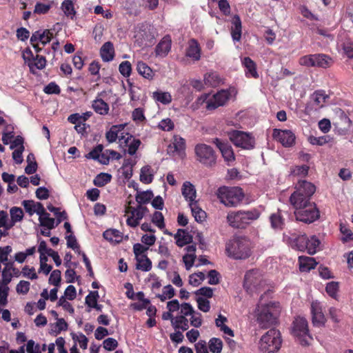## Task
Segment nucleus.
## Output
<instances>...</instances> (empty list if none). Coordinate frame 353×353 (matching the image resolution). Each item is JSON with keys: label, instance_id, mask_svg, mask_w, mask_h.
I'll list each match as a JSON object with an SVG mask.
<instances>
[{"label": "nucleus", "instance_id": "1", "mask_svg": "<svg viewBox=\"0 0 353 353\" xmlns=\"http://www.w3.org/2000/svg\"><path fill=\"white\" fill-rule=\"evenodd\" d=\"M252 243L245 236H234L225 245V252L229 257L234 259H246L252 253Z\"/></svg>", "mask_w": 353, "mask_h": 353}, {"label": "nucleus", "instance_id": "27", "mask_svg": "<svg viewBox=\"0 0 353 353\" xmlns=\"http://www.w3.org/2000/svg\"><path fill=\"white\" fill-rule=\"evenodd\" d=\"M242 63L245 68V72L246 77L255 79L258 78L259 74L256 71V65L253 60L247 57L243 59Z\"/></svg>", "mask_w": 353, "mask_h": 353}, {"label": "nucleus", "instance_id": "28", "mask_svg": "<svg viewBox=\"0 0 353 353\" xmlns=\"http://www.w3.org/2000/svg\"><path fill=\"white\" fill-rule=\"evenodd\" d=\"M28 53L31 56L32 61H34V63H28L30 70L33 74L34 73V68H36L38 70H42L46 67L47 61L45 57L38 54L36 55V57H34L30 50H28Z\"/></svg>", "mask_w": 353, "mask_h": 353}, {"label": "nucleus", "instance_id": "5", "mask_svg": "<svg viewBox=\"0 0 353 353\" xmlns=\"http://www.w3.org/2000/svg\"><path fill=\"white\" fill-rule=\"evenodd\" d=\"M220 201L228 207L239 205L244 198V192L239 187H220L217 190Z\"/></svg>", "mask_w": 353, "mask_h": 353}, {"label": "nucleus", "instance_id": "63", "mask_svg": "<svg viewBox=\"0 0 353 353\" xmlns=\"http://www.w3.org/2000/svg\"><path fill=\"white\" fill-rule=\"evenodd\" d=\"M308 141L312 145H323L330 141V137L328 136H322L319 137L310 136L308 138Z\"/></svg>", "mask_w": 353, "mask_h": 353}, {"label": "nucleus", "instance_id": "21", "mask_svg": "<svg viewBox=\"0 0 353 353\" xmlns=\"http://www.w3.org/2000/svg\"><path fill=\"white\" fill-rule=\"evenodd\" d=\"M317 265L314 258L300 256H299V266L301 272H309L312 269H314Z\"/></svg>", "mask_w": 353, "mask_h": 353}, {"label": "nucleus", "instance_id": "3", "mask_svg": "<svg viewBox=\"0 0 353 353\" xmlns=\"http://www.w3.org/2000/svg\"><path fill=\"white\" fill-rule=\"evenodd\" d=\"M259 212L256 209L244 211L239 210L228 214L227 221L229 225L238 229L245 228L252 221L259 219Z\"/></svg>", "mask_w": 353, "mask_h": 353}, {"label": "nucleus", "instance_id": "46", "mask_svg": "<svg viewBox=\"0 0 353 353\" xmlns=\"http://www.w3.org/2000/svg\"><path fill=\"white\" fill-rule=\"evenodd\" d=\"M287 130H281L279 129H274L272 137L273 139L281 143L283 146L287 147V140L286 139Z\"/></svg>", "mask_w": 353, "mask_h": 353}, {"label": "nucleus", "instance_id": "55", "mask_svg": "<svg viewBox=\"0 0 353 353\" xmlns=\"http://www.w3.org/2000/svg\"><path fill=\"white\" fill-rule=\"evenodd\" d=\"M119 72L125 77H129L132 73V65L128 61H122L119 66Z\"/></svg>", "mask_w": 353, "mask_h": 353}, {"label": "nucleus", "instance_id": "56", "mask_svg": "<svg viewBox=\"0 0 353 353\" xmlns=\"http://www.w3.org/2000/svg\"><path fill=\"white\" fill-rule=\"evenodd\" d=\"M196 301L197 302L198 308L203 312H208L210 310V301L205 298L201 296L196 297Z\"/></svg>", "mask_w": 353, "mask_h": 353}, {"label": "nucleus", "instance_id": "14", "mask_svg": "<svg viewBox=\"0 0 353 353\" xmlns=\"http://www.w3.org/2000/svg\"><path fill=\"white\" fill-rule=\"evenodd\" d=\"M213 143L219 149L224 161L228 165L235 161V155L232 146L228 143L223 142L219 139H214Z\"/></svg>", "mask_w": 353, "mask_h": 353}, {"label": "nucleus", "instance_id": "19", "mask_svg": "<svg viewBox=\"0 0 353 353\" xmlns=\"http://www.w3.org/2000/svg\"><path fill=\"white\" fill-rule=\"evenodd\" d=\"M314 67L327 69L332 67L334 63V59L330 56L318 53L314 54Z\"/></svg>", "mask_w": 353, "mask_h": 353}, {"label": "nucleus", "instance_id": "49", "mask_svg": "<svg viewBox=\"0 0 353 353\" xmlns=\"http://www.w3.org/2000/svg\"><path fill=\"white\" fill-rule=\"evenodd\" d=\"M325 291L332 298L336 299L339 291V283L335 281L329 282L325 288Z\"/></svg>", "mask_w": 353, "mask_h": 353}, {"label": "nucleus", "instance_id": "22", "mask_svg": "<svg viewBox=\"0 0 353 353\" xmlns=\"http://www.w3.org/2000/svg\"><path fill=\"white\" fill-rule=\"evenodd\" d=\"M126 125V123L112 125L110 129L105 132V139L108 143L115 142L119 137V134L124 130Z\"/></svg>", "mask_w": 353, "mask_h": 353}, {"label": "nucleus", "instance_id": "6", "mask_svg": "<svg viewBox=\"0 0 353 353\" xmlns=\"http://www.w3.org/2000/svg\"><path fill=\"white\" fill-rule=\"evenodd\" d=\"M281 333L278 330L270 329L263 334L259 341L261 353H276L281 346Z\"/></svg>", "mask_w": 353, "mask_h": 353}, {"label": "nucleus", "instance_id": "45", "mask_svg": "<svg viewBox=\"0 0 353 353\" xmlns=\"http://www.w3.org/2000/svg\"><path fill=\"white\" fill-rule=\"evenodd\" d=\"M111 179V174L108 173H100L95 177L94 184L97 187H103L110 182Z\"/></svg>", "mask_w": 353, "mask_h": 353}, {"label": "nucleus", "instance_id": "51", "mask_svg": "<svg viewBox=\"0 0 353 353\" xmlns=\"http://www.w3.org/2000/svg\"><path fill=\"white\" fill-rule=\"evenodd\" d=\"M205 279V274L202 272L192 274L189 277V283L194 286H199Z\"/></svg>", "mask_w": 353, "mask_h": 353}, {"label": "nucleus", "instance_id": "25", "mask_svg": "<svg viewBox=\"0 0 353 353\" xmlns=\"http://www.w3.org/2000/svg\"><path fill=\"white\" fill-rule=\"evenodd\" d=\"M310 198L311 197L304 196L303 195L298 193H292L290 198V201L294 209H296L309 204H312L313 203L310 201Z\"/></svg>", "mask_w": 353, "mask_h": 353}, {"label": "nucleus", "instance_id": "13", "mask_svg": "<svg viewBox=\"0 0 353 353\" xmlns=\"http://www.w3.org/2000/svg\"><path fill=\"white\" fill-rule=\"evenodd\" d=\"M307 79L303 76L295 77L293 82L290 84V90L293 91V97L297 101L305 95V85Z\"/></svg>", "mask_w": 353, "mask_h": 353}, {"label": "nucleus", "instance_id": "50", "mask_svg": "<svg viewBox=\"0 0 353 353\" xmlns=\"http://www.w3.org/2000/svg\"><path fill=\"white\" fill-rule=\"evenodd\" d=\"M41 225L46 227L48 230H52L57 227L55 224V219L50 217V214L48 213L41 219H39Z\"/></svg>", "mask_w": 353, "mask_h": 353}, {"label": "nucleus", "instance_id": "12", "mask_svg": "<svg viewBox=\"0 0 353 353\" xmlns=\"http://www.w3.org/2000/svg\"><path fill=\"white\" fill-rule=\"evenodd\" d=\"M333 124L339 134L343 135L350 129L352 121L343 111L339 110L336 112Z\"/></svg>", "mask_w": 353, "mask_h": 353}, {"label": "nucleus", "instance_id": "11", "mask_svg": "<svg viewBox=\"0 0 353 353\" xmlns=\"http://www.w3.org/2000/svg\"><path fill=\"white\" fill-rule=\"evenodd\" d=\"M230 93L228 90H221L214 94L211 99L207 101L206 109L213 110L220 106L224 105L229 100Z\"/></svg>", "mask_w": 353, "mask_h": 353}, {"label": "nucleus", "instance_id": "32", "mask_svg": "<svg viewBox=\"0 0 353 353\" xmlns=\"http://www.w3.org/2000/svg\"><path fill=\"white\" fill-rule=\"evenodd\" d=\"M172 327L175 330L184 332L189 328V321L184 315H179L172 319Z\"/></svg>", "mask_w": 353, "mask_h": 353}, {"label": "nucleus", "instance_id": "54", "mask_svg": "<svg viewBox=\"0 0 353 353\" xmlns=\"http://www.w3.org/2000/svg\"><path fill=\"white\" fill-rule=\"evenodd\" d=\"M99 298V294L98 291H91L85 297V304L89 307H92L93 306L97 305Z\"/></svg>", "mask_w": 353, "mask_h": 353}, {"label": "nucleus", "instance_id": "8", "mask_svg": "<svg viewBox=\"0 0 353 353\" xmlns=\"http://www.w3.org/2000/svg\"><path fill=\"white\" fill-rule=\"evenodd\" d=\"M265 285V281L259 270H251L245 274L243 287L249 294L261 292Z\"/></svg>", "mask_w": 353, "mask_h": 353}, {"label": "nucleus", "instance_id": "62", "mask_svg": "<svg viewBox=\"0 0 353 353\" xmlns=\"http://www.w3.org/2000/svg\"><path fill=\"white\" fill-rule=\"evenodd\" d=\"M51 8L50 4H45L37 2L34 6V13L37 14H45L48 13Z\"/></svg>", "mask_w": 353, "mask_h": 353}, {"label": "nucleus", "instance_id": "58", "mask_svg": "<svg viewBox=\"0 0 353 353\" xmlns=\"http://www.w3.org/2000/svg\"><path fill=\"white\" fill-rule=\"evenodd\" d=\"M148 250V247H145L141 243H135L133 245V252L135 255V259H138L142 256H146L145 254Z\"/></svg>", "mask_w": 353, "mask_h": 353}, {"label": "nucleus", "instance_id": "44", "mask_svg": "<svg viewBox=\"0 0 353 353\" xmlns=\"http://www.w3.org/2000/svg\"><path fill=\"white\" fill-rule=\"evenodd\" d=\"M312 98L314 105L318 108H321L323 106V103L325 102L327 95H326L323 91L319 90L314 92Z\"/></svg>", "mask_w": 353, "mask_h": 353}, {"label": "nucleus", "instance_id": "30", "mask_svg": "<svg viewBox=\"0 0 353 353\" xmlns=\"http://www.w3.org/2000/svg\"><path fill=\"white\" fill-rule=\"evenodd\" d=\"M92 108L94 112L100 115H106L109 112V105L102 99L97 98L92 103Z\"/></svg>", "mask_w": 353, "mask_h": 353}, {"label": "nucleus", "instance_id": "64", "mask_svg": "<svg viewBox=\"0 0 353 353\" xmlns=\"http://www.w3.org/2000/svg\"><path fill=\"white\" fill-rule=\"evenodd\" d=\"M43 91L48 94H59L61 92V89L55 82H50L45 86Z\"/></svg>", "mask_w": 353, "mask_h": 353}, {"label": "nucleus", "instance_id": "52", "mask_svg": "<svg viewBox=\"0 0 353 353\" xmlns=\"http://www.w3.org/2000/svg\"><path fill=\"white\" fill-rule=\"evenodd\" d=\"M152 222L159 229L165 228L164 216L161 212L155 211L152 217Z\"/></svg>", "mask_w": 353, "mask_h": 353}, {"label": "nucleus", "instance_id": "9", "mask_svg": "<svg viewBox=\"0 0 353 353\" xmlns=\"http://www.w3.org/2000/svg\"><path fill=\"white\" fill-rule=\"evenodd\" d=\"M231 142L244 150H252L255 146V139L251 133L233 130L228 132Z\"/></svg>", "mask_w": 353, "mask_h": 353}, {"label": "nucleus", "instance_id": "34", "mask_svg": "<svg viewBox=\"0 0 353 353\" xmlns=\"http://www.w3.org/2000/svg\"><path fill=\"white\" fill-rule=\"evenodd\" d=\"M320 240L314 235L307 238L306 251L309 254H314L319 250Z\"/></svg>", "mask_w": 353, "mask_h": 353}, {"label": "nucleus", "instance_id": "40", "mask_svg": "<svg viewBox=\"0 0 353 353\" xmlns=\"http://www.w3.org/2000/svg\"><path fill=\"white\" fill-rule=\"evenodd\" d=\"M153 98L158 102L167 105L172 101V96L169 92L156 91L153 92Z\"/></svg>", "mask_w": 353, "mask_h": 353}, {"label": "nucleus", "instance_id": "26", "mask_svg": "<svg viewBox=\"0 0 353 353\" xmlns=\"http://www.w3.org/2000/svg\"><path fill=\"white\" fill-rule=\"evenodd\" d=\"M310 198L311 197L304 196L303 195L298 193H292L290 198V201L294 209H296L309 204H312L313 203L310 201Z\"/></svg>", "mask_w": 353, "mask_h": 353}, {"label": "nucleus", "instance_id": "23", "mask_svg": "<svg viewBox=\"0 0 353 353\" xmlns=\"http://www.w3.org/2000/svg\"><path fill=\"white\" fill-rule=\"evenodd\" d=\"M182 194L185 199L189 201V203H195L196 190L194 186L189 181H185L183 184Z\"/></svg>", "mask_w": 353, "mask_h": 353}, {"label": "nucleus", "instance_id": "31", "mask_svg": "<svg viewBox=\"0 0 353 353\" xmlns=\"http://www.w3.org/2000/svg\"><path fill=\"white\" fill-rule=\"evenodd\" d=\"M138 73L143 77L151 80L154 76V72L143 61H139L137 65Z\"/></svg>", "mask_w": 353, "mask_h": 353}, {"label": "nucleus", "instance_id": "47", "mask_svg": "<svg viewBox=\"0 0 353 353\" xmlns=\"http://www.w3.org/2000/svg\"><path fill=\"white\" fill-rule=\"evenodd\" d=\"M61 8L67 17L72 18L76 14L74 4L71 0H64L61 4Z\"/></svg>", "mask_w": 353, "mask_h": 353}, {"label": "nucleus", "instance_id": "20", "mask_svg": "<svg viewBox=\"0 0 353 353\" xmlns=\"http://www.w3.org/2000/svg\"><path fill=\"white\" fill-rule=\"evenodd\" d=\"M174 238L176 240V244L179 248H182L192 242V236L184 229H178Z\"/></svg>", "mask_w": 353, "mask_h": 353}, {"label": "nucleus", "instance_id": "42", "mask_svg": "<svg viewBox=\"0 0 353 353\" xmlns=\"http://www.w3.org/2000/svg\"><path fill=\"white\" fill-rule=\"evenodd\" d=\"M271 225L274 229H281L284 225V219L281 214V212L278 210L276 213L272 214L270 216Z\"/></svg>", "mask_w": 353, "mask_h": 353}, {"label": "nucleus", "instance_id": "15", "mask_svg": "<svg viewBox=\"0 0 353 353\" xmlns=\"http://www.w3.org/2000/svg\"><path fill=\"white\" fill-rule=\"evenodd\" d=\"M172 39L169 34L164 36L155 48L157 57H165L171 50Z\"/></svg>", "mask_w": 353, "mask_h": 353}, {"label": "nucleus", "instance_id": "36", "mask_svg": "<svg viewBox=\"0 0 353 353\" xmlns=\"http://www.w3.org/2000/svg\"><path fill=\"white\" fill-rule=\"evenodd\" d=\"M189 205L195 221L200 223L204 221L206 218V213L198 206L197 202L195 203H189Z\"/></svg>", "mask_w": 353, "mask_h": 353}, {"label": "nucleus", "instance_id": "24", "mask_svg": "<svg viewBox=\"0 0 353 353\" xmlns=\"http://www.w3.org/2000/svg\"><path fill=\"white\" fill-rule=\"evenodd\" d=\"M100 54L103 61L108 62L114 57V48L110 41L105 42L100 50Z\"/></svg>", "mask_w": 353, "mask_h": 353}, {"label": "nucleus", "instance_id": "38", "mask_svg": "<svg viewBox=\"0 0 353 353\" xmlns=\"http://www.w3.org/2000/svg\"><path fill=\"white\" fill-rule=\"evenodd\" d=\"M152 180L153 174L151 167L150 165L143 166L141 169L140 181L145 184H149L152 182Z\"/></svg>", "mask_w": 353, "mask_h": 353}, {"label": "nucleus", "instance_id": "10", "mask_svg": "<svg viewBox=\"0 0 353 353\" xmlns=\"http://www.w3.org/2000/svg\"><path fill=\"white\" fill-rule=\"evenodd\" d=\"M294 213L297 221L305 223H313L320 216L319 211L315 203L309 204L305 206L296 208Z\"/></svg>", "mask_w": 353, "mask_h": 353}, {"label": "nucleus", "instance_id": "60", "mask_svg": "<svg viewBox=\"0 0 353 353\" xmlns=\"http://www.w3.org/2000/svg\"><path fill=\"white\" fill-rule=\"evenodd\" d=\"M173 145L174 150L179 153L183 152L185 149V141L180 137H174Z\"/></svg>", "mask_w": 353, "mask_h": 353}, {"label": "nucleus", "instance_id": "39", "mask_svg": "<svg viewBox=\"0 0 353 353\" xmlns=\"http://www.w3.org/2000/svg\"><path fill=\"white\" fill-rule=\"evenodd\" d=\"M310 167L307 165L292 166L290 169V175L298 177H305L308 174Z\"/></svg>", "mask_w": 353, "mask_h": 353}, {"label": "nucleus", "instance_id": "16", "mask_svg": "<svg viewBox=\"0 0 353 353\" xmlns=\"http://www.w3.org/2000/svg\"><path fill=\"white\" fill-rule=\"evenodd\" d=\"M201 48L198 41L195 39H191L188 42L185 56L192 59L193 61H197L201 59Z\"/></svg>", "mask_w": 353, "mask_h": 353}, {"label": "nucleus", "instance_id": "61", "mask_svg": "<svg viewBox=\"0 0 353 353\" xmlns=\"http://www.w3.org/2000/svg\"><path fill=\"white\" fill-rule=\"evenodd\" d=\"M61 272L59 270H53L49 278V283L54 285L57 287L59 286L60 285L61 279Z\"/></svg>", "mask_w": 353, "mask_h": 353}, {"label": "nucleus", "instance_id": "48", "mask_svg": "<svg viewBox=\"0 0 353 353\" xmlns=\"http://www.w3.org/2000/svg\"><path fill=\"white\" fill-rule=\"evenodd\" d=\"M204 81L206 85L216 87L220 83L221 78L216 73H209L205 75Z\"/></svg>", "mask_w": 353, "mask_h": 353}, {"label": "nucleus", "instance_id": "2", "mask_svg": "<svg viewBox=\"0 0 353 353\" xmlns=\"http://www.w3.org/2000/svg\"><path fill=\"white\" fill-rule=\"evenodd\" d=\"M279 303L270 302L257 305L256 322L263 329H267L276 323L279 314Z\"/></svg>", "mask_w": 353, "mask_h": 353}, {"label": "nucleus", "instance_id": "17", "mask_svg": "<svg viewBox=\"0 0 353 353\" xmlns=\"http://www.w3.org/2000/svg\"><path fill=\"white\" fill-rule=\"evenodd\" d=\"M294 193H298L307 197H311L316 191L315 185L305 180L299 181L296 185Z\"/></svg>", "mask_w": 353, "mask_h": 353}, {"label": "nucleus", "instance_id": "41", "mask_svg": "<svg viewBox=\"0 0 353 353\" xmlns=\"http://www.w3.org/2000/svg\"><path fill=\"white\" fill-rule=\"evenodd\" d=\"M223 345V341L216 337L211 338L208 342V347L212 353H221Z\"/></svg>", "mask_w": 353, "mask_h": 353}, {"label": "nucleus", "instance_id": "57", "mask_svg": "<svg viewBox=\"0 0 353 353\" xmlns=\"http://www.w3.org/2000/svg\"><path fill=\"white\" fill-rule=\"evenodd\" d=\"M340 231L343 234L341 241L343 242H349L353 241V232L345 225H340Z\"/></svg>", "mask_w": 353, "mask_h": 353}, {"label": "nucleus", "instance_id": "35", "mask_svg": "<svg viewBox=\"0 0 353 353\" xmlns=\"http://www.w3.org/2000/svg\"><path fill=\"white\" fill-rule=\"evenodd\" d=\"M11 221L8 228H12L17 222L21 221L23 218V212L21 208L12 207L10 210Z\"/></svg>", "mask_w": 353, "mask_h": 353}, {"label": "nucleus", "instance_id": "43", "mask_svg": "<svg viewBox=\"0 0 353 353\" xmlns=\"http://www.w3.org/2000/svg\"><path fill=\"white\" fill-rule=\"evenodd\" d=\"M153 196L151 190L138 192L136 194V201L139 204H145L150 201Z\"/></svg>", "mask_w": 353, "mask_h": 353}, {"label": "nucleus", "instance_id": "33", "mask_svg": "<svg viewBox=\"0 0 353 353\" xmlns=\"http://www.w3.org/2000/svg\"><path fill=\"white\" fill-rule=\"evenodd\" d=\"M103 237L111 242L120 243L122 241V233L116 229H109L103 232Z\"/></svg>", "mask_w": 353, "mask_h": 353}, {"label": "nucleus", "instance_id": "37", "mask_svg": "<svg viewBox=\"0 0 353 353\" xmlns=\"http://www.w3.org/2000/svg\"><path fill=\"white\" fill-rule=\"evenodd\" d=\"M136 268L144 272H148L152 269V261L146 256H142L139 259H136Z\"/></svg>", "mask_w": 353, "mask_h": 353}, {"label": "nucleus", "instance_id": "18", "mask_svg": "<svg viewBox=\"0 0 353 353\" xmlns=\"http://www.w3.org/2000/svg\"><path fill=\"white\" fill-rule=\"evenodd\" d=\"M231 36L234 41H239L242 34V23L240 17L235 14L231 19Z\"/></svg>", "mask_w": 353, "mask_h": 353}, {"label": "nucleus", "instance_id": "29", "mask_svg": "<svg viewBox=\"0 0 353 353\" xmlns=\"http://www.w3.org/2000/svg\"><path fill=\"white\" fill-rule=\"evenodd\" d=\"M307 238L305 234L299 235L294 239H288V243L299 251H305L307 248Z\"/></svg>", "mask_w": 353, "mask_h": 353}, {"label": "nucleus", "instance_id": "7", "mask_svg": "<svg viewBox=\"0 0 353 353\" xmlns=\"http://www.w3.org/2000/svg\"><path fill=\"white\" fill-rule=\"evenodd\" d=\"M194 152L196 161L204 166L212 168L216 164L217 155L210 145L198 143L195 145Z\"/></svg>", "mask_w": 353, "mask_h": 353}, {"label": "nucleus", "instance_id": "59", "mask_svg": "<svg viewBox=\"0 0 353 353\" xmlns=\"http://www.w3.org/2000/svg\"><path fill=\"white\" fill-rule=\"evenodd\" d=\"M314 54L303 56L299 59V63H300V65L303 66L314 67Z\"/></svg>", "mask_w": 353, "mask_h": 353}, {"label": "nucleus", "instance_id": "53", "mask_svg": "<svg viewBox=\"0 0 353 353\" xmlns=\"http://www.w3.org/2000/svg\"><path fill=\"white\" fill-rule=\"evenodd\" d=\"M132 201L128 202V205L125 208V213L130 214L139 221L141 220L143 217V213L139 209L138 206L134 208L130 206Z\"/></svg>", "mask_w": 353, "mask_h": 353}, {"label": "nucleus", "instance_id": "4", "mask_svg": "<svg viewBox=\"0 0 353 353\" xmlns=\"http://www.w3.org/2000/svg\"><path fill=\"white\" fill-rule=\"evenodd\" d=\"M291 334L301 346L311 345L313 337L310 333L308 323L304 317L297 316L292 323Z\"/></svg>", "mask_w": 353, "mask_h": 353}]
</instances>
